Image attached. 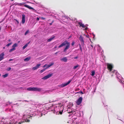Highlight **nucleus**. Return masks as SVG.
Segmentation results:
<instances>
[{
	"mask_svg": "<svg viewBox=\"0 0 124 124\" xmlns=\"http://www.w3.org/2000/svg\"><path fill=\"white\" fill-rule=\"evenodd\" d=\"M70 43L68 42L67 40H65L58 47L60 48L63 46H66L63 50V52H66L67 51V50L69 49L70 47Z\"/></svg>",
	"mask_w": 124,
	"mask_h": 124,
	"instance_id": "1",
	"label": "nucleus"
},
{
	"mask_svg": "<svg viewBox=\"0 0 124 124\" xmlns=\"http://www.w3.org/2000/svg\"><path fill=\"white\" fill-rule=\"evenodd\" d=\"M72 80H69L67 82L65 83L64 84H62L61 85H58V87L60 88H63L68 85L72 81Z\"/></svg>",
	"mask_w": 124,
	"mask_h": 124,
	"instance_id": "2",
	"label": "nucleus"
},
{
	"mask_svg": "<svg viewBox=\"0 0 124 124\" xmlns=\"http://www.w3.org/2000/svg\"><path fill=\"white\" fill-rule=\"evenodd\" d=\"M107 68L109 71V72H111L113 68V66L111 64L108 63L107 64Z\"/></svg>",
	"mask_w": 124,
	"mask_h": 124,
	"instance_id": "3",
	"label": "nucleus"
},
{
	"mask_svg": "<svg viewBox=\"0 0 124 124\" xmlns=\"http://www.w3.org/2000/svg\"><path fill=\"white\" fill-rule=\"evenodd\" d=\"M82 97H80L77 101L76 103L78 105H80L82 103Z\"/></svg>",
	"mask_w": 124,
	"mask_h": 124,
	"instance_id": "4",
	"label": "nucleus"
},
{
	"mask_svg": "<svg viewBox=\"0 0 124 124\" xmlns=\"http://www.w3.org/2000/svg\"><path fill=\"white\" fill-rule=\"evenodd\" d=\"M53 75V74H49L45 76L42 78L44 80H46L51 77Z\"/></svg>",
	"mask_w": 124,
	"mask_h": 124,
	"instance_id": "5",
	"label": "nucleus"
},
{
	"mask_svg": "<svg viewBox=\"0 0 124 124\" xmlns=\"http://www.w3.org/2000/svg\"><path fill=\"white\" fill-rule=\"evenodd\" d=\"M79 39L81 44L83 46H84L85 44L84 43V41L83 39V37L82 36L80 35L79 37Z\"/></svg>",
	"mask_w": 124,
	"mask_h": 124,
	"instance_id": "6",
	"label": "nucleus"
},
{
	"mask_svg": "<svg viewBox=\"0 0 124 124\" xmlns=\"http://www.w3.org/2000/svg\"><path fill=\"white\" fill-rule=\"evenodd\" d=\"M41 65V64L40 63L37 64L35 66L32 68V70H36L39 68Z\"/></svg>",
	"mask_w": 124,
	"mask_h": 124,
	"instance_id": "7",
	"label": "nucleus"
},
{
	"mask_svg": "<svg viewBox=\"0 0 124 124\" xmlns=\"http://www.w3.org/2000/svg\"><path fill=\"white\" fill-rule=\"evenodd\" d=\"M23 6L24 7L30 9H32L33 10V11L34 12H35L36 11V10H35L33 8L29 6L28 5H23Z\"/></svg>",
	"mask_w": 124,
	"mask_h": 124,
	"instance_id": "8",
	"label": "nucleus"
},
{
	"mask_svg": "<svg viewBox=\"0 0 124 124\" xmlns=\"http://www.w3.org/2000/svg\"><path fill=\"white\" fill-rule=\"evenodd\" d=\"M22 24H24L25 21V15L24 14H23L22 15Z\"/></svg>",
	"mask_w": 124,
	"mask_h": 124,
	"instance_id": "9",
	"label": "nucleus"
},
{
	"mask_svg": "<svg viewBox=\"0 0 124 124\" xmlns=\"http://www.w3.org/2000/svg\"><path fill=\"white\" fill-rule=\"evenodd\" d=\"M41 90V89L38 87H33V91H40Z\"/></svg>",
	"mask_w": 124,
	"mask_h": 124,
	"instance_id": "10",
	"label": "nucleus"
},
{
	"mask_svg": "<svg viewBox=\"0 0 124 124\" xmlns=\"http://www.w3.org/2000/svg\"><path fill=\"white\" fill-rule=\"evenodd\" d=\"M4 53H2L0 54V61L4 59Z\"/></svg>",
	"mask_w": 124,
	"mask_h": 124,
	"instance_id": "11",
	"label": "nucleus"
},
{
	"mask_svg": "<svg viewBox=\"0 0 124 124\" xmlns=\"http://www.w3.org/2000/svg\"><path fill=\"white\" fill-rule=\"evenodd\" d=\"M78 24L80 25V27H82L83 28H85V25L84 24H82V23H81L80 22H79L78 23Z\"/></svg>",
	"mask_w": 124,
	"mask_h": 124,
	"instance_id": "12",
	"label": "nucleus"
},
{
	"mask_svg": "<svg viewBox=\"0 0 124 124\" xmlns=\"http://www.w3.org/2000/svg\"><path fill=\"white\" fill-rule=\"evenodd\" d=\"M60 60L62 61H63L64 62H66L67 61V59L66 57H64L63 58L60 59Z\"/></svg>",
	"mask_w": 124,
	"mask_h": 124,
	"instance_id": "13",
	"label": "nucleus"
},
{
	"mask_svg": "<svg viewBox=\"0 0 124 124\" xmlns=\"http://www.w3.org/2000/svg\"><path fill=\"white\" fill-rule=\"evenodd\" d=\"M55 37L54 36L53 37H51L50 38L48 39L47 40V41L48 42H49L54 39Z\"/></svg>",
	"mask_w": 124,
	"mask_h": 124,
	"instance_id": "14",
	"label": "nucleus"
},
{
	"mask_svg": "<svg viewBox=\"0 0 124 124\" xmlns=\"http://www.w3.org/2000/svg\"><path fill=\"white\" fill-rule=\"evenodd\" d=\"M79 67L78 69H79V65L78 64H77V65H76V66H74L73 67V69L74 70H75L76 69V68H78V67Z\"/></svg>",
	"mask_w": 124,
	"mask_h": 124,
	"instance_id": "15",
	"label": "nucleus"
},
{
	"mask_svg": "<svg viewBox=\"0 0 124 124\" xmlns=\"http://www.w3.org/2000/svg\"><path fill=\"white\" fill-rule=\"evenodd\" d=\"M30 59V57H27L24 59V61L26 62H28Z\"/></svg>",
	"mask_w": 124,
	"mask_h": 124,
	"instance_id": "16",
	"label": "nucleus"
},
{
	"mask_svg": "<svg viewBox=\"0 0 124 124\" xmlns=\"http://www.w3.org/2000/svg\"><path fill=\"white\" fill-rule=\"evenodd\" d=\"M27 90L29 91H33V87H29L27 89Z\"/></svg>",
	"mask_w": 124,
	"mask_h": 124,
	"instance_id": "17",
	"label": "nucleus"
},
{
	"mask_svg": "<svg viewBox=\"0 0 124 124\" xmlns=\"http://www.w3.org/2000/svg\"><path fill=\"white\" fill-rule=\"evenodd\" d=\"M17 44L16 43H15L12 46V47L13 48H16L15 47H16L17 46Z\"/></svg>",
	"mask_w": 124,
	"mask_h": 124,
	"instance_id": "18",
	"label": "nucleus"
},
{
	"mask_svg": "<svg viewBox=\"0 0 124 124\" xmlns=\"http://www.w3.org/2000/svg\"><path fill=\"white\" fill-rule=\"evenodd\" d=\"M53 64H54L53 63H51L50 64H49L46 67V68L47 69V68H49V67H50V66H51Z\"/></svg>",
	"mask_w": 124,
	"mask_h": 124,
	"instance_id": "19",
	"label": "nucleus"
},
{
	"mask_svg": "<svg viewBox=\"0 0 124 124\" xmlns=\"http://www.w3.org/2000/svg\"><path fill=\"white\" fill-rule=\"evenodd\" d=\"M25 4V3H18V5L19 6L23 7V5H24Z\"/></svg>",
	"mask_w": 124,
	"mask_h": 124,
	"instance_id": "20",
	"label": "nucleus"
},
{
	"mask_svg": "<svg viewBox=\"0 0 124 124\" xmlns=\"http://www.w3.org/2000/svg\"><path fill=\"white\" fill-rule=\"evenodd\" d=\"M29 43H28V44H26L23 47V49H24L28 46V44Z\"/></svg>",
	"mask_w": 124,
	"mask_h": 124,
	"instance_id": "21",
	"label": "nucleus"
},
{
	"mask_svg": "<svg viewBox=\"0 0 124 124\" xmlns=\"http://www.w3.org/2000/svg\"><path fill=\"white\" fill-rule=\"evenodd\" d=\"M16 50V48H13L9 50V52H10L12 51H14Z\"/></svg>",
	"mask_w": 124,
	"mask_h": 124,
	"instance_id": "22",
	"label": "nucleus"
},
{
	"mask_svg": "<svg viewBox=\"0 0 124 124\" xmlns=\"http://www.w3.org/2000/svg\"><path fill=\"white\" fill-rule=\"evenodd\" d=\"M8 75V74H6L5 75H2V76L4 78H5L7 77Z\"/></svg>",
	"mask_w": 124,
	"mask_h": 124,
	"instance_id": "23",
	"label": "nucleus"
},
{
	"mask_svg": "<svg viewBox=\"0 0 124 124\" xmlns=\"http://www.w3.org/2000/svg\"><path fill=\"white\" fill-rule=\"evenodd\" d=\"M47 68H46L44 69H42V70H41L40 72V73H42V72H44V71Z\"/></svg>",
	"mask_w": 124,
	"mask_h": 124,
	"instance_id": "24",
	"label": "nucleus"
},
{
	"mask_svg": "<svg viewBox=\"0 0 124 124\" xmlns=\"http://www.w3.org/2000/svg\"><path fill=\"white\" fill-rule=\"evenodd\" d=\"M95 72L94 71H93L91 72V75L92 76H93L95 74Z\"/></svg>",
	"mask_w": 124,
	"mask_h": 124,
	"instance_id": "25",
	"label": "nucleus"
},
{
	"mask_svg": "<svg viewBox=\"0 0 124 124\" xmlns=\"http://www.w3.org/2000/svg\"><path fill=\"white\" fill-rule=\"evenodd\" d=\"M12 44V42H11V43H9L8 44H7V45H6V46H7V47H8L9 46H10V45H11Z\"/></svg>",
	"mask_w": 124,
	"mask_h": 124,
	"instance_id": "26",
	"label": "nucleus"
},
{
	"mask_svg": "<svg viewBox=\"0 0 124 124\" xmlns=\"http://www.w3.org/2000/svg\"><path fill=\"white\" fill-rule=\"evenodd\" d=\"M63 111V109H62L61 111L60 110V111L59 112V114L60 115H62V112Z\"/></svg>",
	"mask_w": 124,
	"mask_h": 124,
	"instance_id": "27",
	"label": "nucleus"
},
{
	"mask_svg": "<svg viewBox=\"0 0 124 124\" xmlns=\"http://www.w3.org/2000/svg\"><path fill=\"white\" fill-rule=\"evenodd\" d=\"M79 47H80V50L81 51V52H82V49L81 46L80 44H79Z\"/></svg>",
	"mask_w": 124,
	"mask_h": 124,
	"instance_id": "28",
	"label": "nucleus"
},
{
	"mask_svg": "<svg viewBox=\"0 0 124 124\" xmlns=\"http://www.w3.org/2000/svg\"><path fill=\"white\" fill-rule=\"evenodd\" d=\"M75 42L74 41H73L72 42L71 45L72 46H73L75 44Z\"/></svg>",
	"mask_w": 124,
	"mask_h": 124,
	"instance_id": "29",
	"label": "nucleus"
},
{
	"mask_svg": "<svg viewBox=\"0 0 124 124\" xmlns=\"http://www.w3.org/2000/svg\"><path fill=\"white\" fill-rule=\"evenodd\" d=\"M28 32H29V30H28L26 32H25V33L24 34V35H26L28 33Z\"/></svg>",
	"mask_w": 124,
	"mask_h": 124,
	"instance_id": "30",
	"label": "nucleus"
},
{
	"mask_svg": "<svg viewBox=\"0 0 124 124\" xmlns=\"http://www.w3.org/2000/svg\"><path fill=\"white\" fill-rule=\"evenodd\" d=\"M25 121L26 122H30V120L28 119H27L26 120H25Z\"/></svg>",
	"mask_w": 124,
	"mask_h": 124,
	"instance_id": "31",
	"label": "nucleus"
},
{
	"mask_svg": "<svg viewBox=\"0 0 124 124\" xmlns=\"http://www.w3.org/2000/svg\"><path fill=\"white\" fill-rule=\"evenodd\" d=\"M47 64H46L45 65H44L43 66V68H45V67H46V66H47Z\"/></svg>",
	"mask_w": 124,
	"mask_h": 124,
	"instance_id": "32",
	"label": "nucleus"
},
{
	"mask_svg": "<svg viewBox=\"0 0 124 124\" xmlns=\"http://www.w3.org/2000/svg\"><path fill=\"white\" fill-rule=\"evenodd\" d=\"M11 69V68L10 67H9L8 69V71H9Z\"/></svg>",
	"mask_w": 124,
	"mask_h": 124,
	"instance_id": "33",
	"label": "nucleus"
},
{
	"mask_svg": "<svg viewBox=\"0 0 124 124\" xmlns=\"http://www.w3.org/2000/svg\"><path fill=\"white\" fill-rule=\"evenodd\" d=\"M39 18L38 17H37V21H39Z\"/></svg>",
	"mask_w": 124,
	"mask_h": 124,
	"instance_id": "34",
	"label": "nucleus"
},
{
	"mask_svg": "<svg viewBox=\"0 0 124 124\" xmlns=\"http://www.w3.org/2000/svg\"><path fill=\"white\" fill-rule=\"evenodd\" d=\"M80 93H81L82 94H83V92L82 91H80Z\"/></svg>",
	"mask_w": 124,
	"mask_h": 124,
	"instance_id": "35",
	"label": "nucleus"
},
{
	"mask_svg": "<svg viewBox=\"0 0 124 124\" xmlns=\"http://www.w3.org/2000/svg\"><path fill=\"white\" fill-rule=\"evenodd\" d=\"M13 60V59H10L9 60V61H12Z\"/></svg>",
	"mask_w": 124,
	"mask_h": 124,
	"instance_id": "36",
	"label": "nucleus"
},
{
	"mask_svg": "<svg viewBox=\"0 0 124 124\" xmlns=\"http://www.w3.org/2000/svg\"><path fill=\"white\" fill-rule=\"evenodd\" d=\"M78 58V57H76L74 58V59H77Z\"/></svg>",
	"mask_w": 124,
	"mask_h": 124,
	"instance_id": "37",
	"label": "nucleus"
},
{
	"mask_svg": "<svg viewBox=\"0 0 124 124\" xmlns=\"http://www.w3.org/2000/svg\"><path fill=\"white\" fill-rule=\"evenodd\" d=\"M8 41L9 42H10V41H11V40L10 39H9L8 40Z\"/></svg>",
	"mask_w": 124,
	"mask_h": 124,
	"instance_id": "38",
	"label": "nucleus"
},
{
	"mask_svg": "<svg viewBox=\"0 0 124 124\" xmlns=\"http://www.w3.org/2000/svg\"><path fill=\"white\" fill-rule=\"evenodd\" d=\"M91 46L92 47V48H93V46L92 45H91Z\"/></svg>",
	"mask_w": 124,
	"mask_h": 124,
	"instance_id": "39",
	"label": "nucleus"
},
{
	"mask_svg": "<svg viewBox=\"0 0 124 124\" xmlns=\"http://www.w3.org/2000/svg\"><path fill=\"white\" fill-rule=\"evenodd\" d=\"M42 18L43 19H45V18L43 17H42Z\"/></svg>",
	"mask_w": 124,
	"mask_h": 124,
	"instance_id": "40",
	"label": "nucleus"
},
{
	"mask_svg": "<svg viewBox=\"0 0 124 124\" xmlns=\"http://www.w3.org/2000/svg\"><path fill=\"white\" fill-rule=\"evenodd\" d=\"M52 24V23H50V25H51Z\"/></svg>",
	"mask_w": 124,
	"mask_h": 124,
	"instance_id": "41",
	"label": "nucleus"
},
{
	"mask_svg": "<svg viewBox=\"0 0 124 124\" xmlns=\"http://www.w3.org/2000/svg\"><path fill=\"white\" fill-rule=\"evenodd\" d=\"M57 53H58V52H56V53H55V54H57Z\"/></svg>",
	"mask_w": 124,
	"mask_h": 124,
	"instance_id": "42",
	"label": "nucleus"
},
{
	"mask_svg": "<svg viewBox=\"0 0 124 124\" xmlns=\"http://www.w3.org/2000/svg\"><path fill=\"white\" fill-rule=\"evenodd\" d=\"M22 123L20 122H19L18 124H21Z\"/></svg>",
	"mask_w": 124,
	"mask_h": 124,
	"instance_id": "43",
	"label": "nucleus"
},
{
	"mask_svg": "<svg viewBox=\"0 0 124 124\" xmlns=\"http://www.w3.org/2000/svg\"><path fill=\"white\" fill-rule=\"evenodd\" d=\"M87 28H85V30H87Z\"/></svg>",
	"mask_w": 124,
	"mask_h": 124,
	"instance_id": "44",
	"label": "nucleus"
},
{
	"mask_svg": "<svg viewBox=\"0 0 124 124\" xmlns=\"http://www.w3.org/2000/svg\"><path fill=\"white\" fill-rule=\"evenodd\" d=\"M3 49H4L5 48V47H3Z\"/></svg>",
	"mask_w": 124,
	"mask_h": 124,
	"instance_id": "45",
	"label": "nucleus"
},
{
	"mask_svg": "<svg viewBox=\"0 0 124 124\" xmlns=\"http://www.w3.org/2000/svg\"><path fill=\"white\" fill-rule=\"evenodd\" d=\"M77 93H80V92H79Z\"/></svg>",
	"mask_w": 124,
	"mask_h": 124,
	"instance_id": "46",
	"label": "nucleus"
},
{
	"mask_svg": "<svg viewBox=\"0 0 124 124\" xmlns=\"http://www.w3.org/2000/svg\"><path fill=\"white\" fill-rule=\"evenodd\" d=\"M16 20V21H17L18 22V21H17V20Z\"/></svg>",
	"mask_w": 124,
	"mask_h": 124,
	"instance_id": "47",
	"label": "nucleus"
},
{
	"mask_svg": "<svg viewBox=\"0 0 124 124\" xmlns=\"http://www.w3.org/2000/svg\"><path fill=\"white\" fill-rule=\"evenodd\" d=\"M20 88H21V89H22V87H20Z\"/></svg>",
	"mask_w": 124,
	"mask_h": 124,
	"instance_id": "48",
	"label": "nucleus"
},
{
	"mask_svg": "<svg viewBox=\"0 0 124 124\" xmlns=\"http://www.w3.org/2000/svg\"><path fill=\"white\" fill-rule=\"evenodd\" d=\"M86 36L87 37H88V36H87V35H86Z\"/></svg>",
	"mask_w": 124,
	"mask_h": 124,
	"instance_id": "49",
	"label": "nucleus"
},
{
	"mask_svg": "<svg viewBox=\"0 0 124 124\" xmlns=\"http://www.w3.org/2000/svg\"><path fill=\"white\" fill-rule=\"evenodd\" d=\"M1 29V27H0V30Z\"/></svg>",
	"mask_w": 124,
	"mask_h": 124,
	"instance_id": "50",
	"label": "nucleus"
},
{
	"mask_svg": "<svg viewBox=\"0 0 124 124\" xmlns=\"http://www.w3.org/2000/svg\"><path fill=\"white\" fill-rule=\"evenodd\" d=\"M56 46H55V47H54V48H56Z\"/></svg>",
	"mask_w": 124,
	"mask_h": 124,
	"instance_id": "51",
	"label": "nucleus"
},
{
	"mask_svg": "<svg viewBox=\"0 0 124 124\" xmlns=\"http://www.w3.org/2000/svg\"><path fill=\"white\" fill-rule=\"evenodd\" d=\"M10 124H11V123H10Z\"/></svg>",
	"mask_w": 124,
	"mask_h": 124,
	"instance_id": "52",
	"label": "nucleus"
},
{
	"mask_svg": "<svg viewBox=\"0 0 124 124\" xmlns=\"http://www.w3.org/2000/svg\"><path fill=\"white\" fill-rule=\"evenodd\" d=\"M0 76H1V74H0Z\"/></svg>",
	"mask_w": 124,
	"mask_h": 124,
	"instance_id": "53",
	"label": "nucleus"
},
{
	"mask_svg": "<svg viewBox=\"0 0 124 124\" xmlns=\"http://www.w3.org/2000/svg\"><path fill=\"white\" fill-rule=\"evenodd\" d=\"M71 112H71L70 113H71Z\"/></svg>",
	"mask_w": 124,
	"mask_h": 124,
	"instance_id": "54",
	"label": "nucleus"
},
{
	"mask_svg": "<svg viewBox=\"0 0 124 124\" xmlns=\"http://www.w3.org/2000/svg\"><path fill=\"white\" fill-rule=\"evenodd\" d=\"M22 122V123H23V122Z\"/></svg>",
	"mask_w": 124,
	"mask_h": 124,
	"instance_id": "55",
	"label": "nucleus"
}]
</instances>
